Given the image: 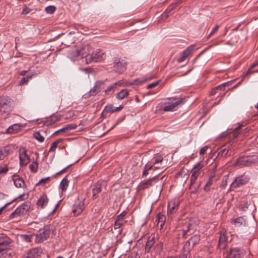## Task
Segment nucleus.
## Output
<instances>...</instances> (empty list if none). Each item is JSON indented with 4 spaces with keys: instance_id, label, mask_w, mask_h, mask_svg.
Segmentation results:
<instances>
[{
    "instance_id": "obj_50",
    "label": "nucleus",
    "mask_w": 258,
    "mask_h": 258,
    "mask_svg": "<svg viewBox=\"0 0 258 258\" xmlns=\"http://www.w3.org/2000/svg\"><path fill=\"white\" fill-rule=\"evenodd\" d=\"M66 126L67 127L68 132H70V131L76 129L77 127V125L76 124L74 123L68 124L66 125Z\"/></svg>"
},
{
    "instance_id": "obj_64",
    "label": "nucleus",
    "mask_w": 258,
    "mask_h": 258,
    "mask_svg": "<svg viewBox=\"0 0 258 258\" xmlns=\"http://www.w3.org/2000/svg\"><path fill=\"white\" fill-rule=\"evenodd\" d=\"M28 71L23 70L20 72V75L21 76H25Z\"/></svg>"
},
{
    "instance_id": "obj_11",
    "label": "nucleus",
    "mask_w": 258,
    "mask_h": 258,
    "mask_svg": "<svg viewBox=\"0 0 258 258\" xmlns=\"http://www.w3.org/2000/svg\"><path fill=\"white\" fill-rule=\"evenodd\" d=\"M249 177L248 175H242L239 176L234 179L230 185L231 188H236L244 184H245L248 182Z\"/></svg>"
},
{
    "instance_id": "obj_19",
    "label": "nucleus",
    "mask_w": 258,
    "mask_h": 258,
    "mask_svg": "<svg viewBox=\"0 0 258 258\" xmlns=\"http://www.w3.org/2000/svg\"><path fill=\"white\" fill-rule=\"evenodd\" d=\"M126 214V212L123 211L117 216L114 221V229H119L125 223V221L123 220V218Z\"/></svg>"
},
{
    "instance_id": "obj_51",
    "label": "nucleus",
    "mask_w": 258,
    "mask_h": 258,
    "mask_svg": "<svg viewBox=\"0 0 258 258\" xmlns=\"http://www.w3.org/2000/svg\"><path fill=\"white\" fill-rule=\"evenodd\" d=\"M189 252V250L187 249H183V252L179 255L178 257H176V258H186L187 254Z\"/></svg>"
},
{
    "instance_id": "obj_56",
    "label": "nucleus",
    "mask_w": 258,
    "mask_h": 258,
    "mask_svg": "<svg viewBox=\"0 0 258 258\" xmlns=\"http://www.w3.org/2000/svg\"><path fill=\"white\" fill-rule=\"evenodd\" d=\"M228 176H224V177L222 179L221 181V186L225 187L227 185Z\"/></svg>"
},
{
    "instance_id": "obj_1",
    "label": "nucleus",
    "mask_w": 258,
    "mask_h": 258,
    "mask_svg": "<svg viewBox=\"0 0 258 258\" xmlns=\"http://www.w3.org/2000/svg\"><path fill=\"white\" fill-rule=\"evenodd\" d=\"M258 163V157L256 155L243 156L239 158L234 164V167L250 166Z\"/></svg>"
},
{
    "instance_id": "obj_36",
    "label": "nucleus",
    "mask_w": 258,
    "mask_h": 258,
    "mask_svg": "<svg viewBox=\"0 0 258 258\" xmlns=\"http://www.w3.org/2000/svg\"><path fill=\"white\" fill-rule=\"evenodd\" d=\"M69 185V180L67 177H64L60 183L59 187L62 191H66Z\"/></svg>"
},
{
    "instance_id": "obj_13",
    "label": "nucleus",
    "mask_w": 258,
    "mask_h": 258,
    "mask_svg": "<svg viewBox=\"0 0 258 258\" xmlns=\"http://www.w3.org/2000/svg\"><path fill=\"white\" fill-rule=\"evenodd\" d=\"M169 99L172 100L171 103L164 107L163 110L165 111H173L176 110L178 106L183 102V99L181 98H171Z\"/></svg>"
},
{
    "instance_id": "obj_4",
    "label": "nucleus",
    "mask_w": 258,
    "mask_h": 258,
    "mask_svg": "<svg viewBox=\"0 0 258 258\" xmlns=\"http://www.w3.org/2000/svg\"><path fill=\"white\" fill-rule=\"evenodd\" d=\"M14 107L13 100L7 96L0 97V112L9 114Z\"/></svg>"
},
{
    "instance_id": "obj_38",
    "label": "nucleus",
    "mask_w": 258,
    "mask_h": 258,
    "mask_svg": "<svg viewBox=\"0 0 258 258\" xmlns=\"http://www.w3.org/2000/svg\"><path fill=\"white\" fill-rule=\"evenodd\" d=\"M257 66H258V61L251 65L250 67L248 69L247 71L245 74V76L253 73H258V69L256 70H252V69Z\"/></svg>"
},
{
    "instance_id": "obj_26",
    "label": "nucleus",
    "mask_w": 258,
    "mask_h": 258,
    "mask_svg": "<svg viewBox=\"0 0 258 258\" xmlns=\"http://www.w3.org/2000/svg\"><path fill=\"white\" fill-rule=\"evenodd\" d=\"M14 184L17 187H23L25 186V183L22 178L18 176H15L13 178Z\"/></svg>"
},
{
    "instance_id": "obj_43",
    "label": "nucleus",
    "mask_w": 258,
    "mask_h": 258,
    "mask_svg": "<svg viewBox=\"0 0 258 258\" xmlns=\"http://www.w3.org/2000/svg\"><path fill=\"white\" fill-rule=\"evenodd\" d=\"M56 10V7L54 6L50 5L46 7L45 9V12L48 14H52Z\"/></svg>"
},
{
    "instance_id": "obj_46",
    "label": "nucleus",
    "mask_w": 258,
    "mask_h": 258,
    "mask_svg": "<svg viewBox=\"0 0 258 258\" xmlns=\"http://www.w3.org/2000/svg\"><path fill=\"white\" fill-rule=\"evenodd\" d=\"M234 222L235 225H238V226H240V225L244 224L245 220H244L243 217H239L236 218L234 220Z\"/></svg>"
},
{
    "instance_id": "obj_22",
    "label": "nucleus",
    "mask_w": 258,
    "mask_h": 258,
    "mask_svg": "<svg viewBox=\"0 0 258 258\" xmlns=\"http://www.w3.org/2000/svg\"><path fill=\"white\" fill-rule=\"evenodd\" d=\"M180 3L179 1L177 3H173L171 5H170L168 8L166 9V10L162 14V17L163 18H167L170 15H171L173 13L172 11L175 9L177 4Z\"/></svg>"
},
{
    "instance_id": "obj_15",
    "label": "nucleus",
    "mask_w": 258,
    "mask_h": 258,
    "mask_svg": "<svg viewBox=\"0 0 258 258\" xmlns=\"http://www.w3.org/2000/svg\"><path fill=\"white\" fill-rule=\"evenodd\" d=\"M84 203L83 200L78 199L75 202L73 208V212L75 216L80 215L84 210Z\"/></svg>"
},
{
    "instance_id": "obj_62",
    "label": "nucleus",
    "mask_w": 258,
    "mask_h": 258,
    "mask_svg": "<svg viewBox=\"0 0 258 258\" xmlns=\"http://www.w3.org/2000/svg\"><path fill=\"white\" fill-rule=\"evenodd\" d=\"M59 131H60L61 132L68 133L66 125L61 129L59 130Z\"/></svg>"
},
{
    "instance_id": "obj_47",
    "label": "nucleus",
    "mask_w": 258,
    "mask_h": 258,
    "mask_svg": "<svg viewBox=\"0 0 258 258\" xmlns=\"http://www.w3.org/2000/svg\"><path fill=\"white\" fill-rule=\"evenodd\" d=\"M32 11V9L27 7L26 6H25L23 9L22 14L24 15H27L31 13Z\"/></svg>"
},
{
    "instance_id": "obj_52",
    "label": "nucleus",
    "mask_w": 258,
    "mask_h": 258,
    "mask_svg": "<svg viewBox=\"0 0 258 258\" xmlns=\"http://www.w3.org/2000/svg\"><path fill=\"white\" fill-rule=\"evenodd\" d=\"M31 78V76H27V77L22 78L19 83V84L23 85L24 84L27 83L28 82L29 79H30Z\"/></svg>"
},
{
    "instance_id": "obj_29",
    "label": "nucleus",
    "mask_w": 258,
    "mask_h": 258,
    "mask_svg": "<svg viewBox=\"0 0 258 258\" xmlns=\"http://www.w3.org/2000/svg\"><path fill=\"white\" fill-rule=\"evenodd\" d=\"M21 125L18 123L14 124L10 126L6 130L7 134H13L18 132L21 128Z\"/></svg>"
},
{
    "instance_id": "obj_2",
    "label": "nucleus",
    "mask_w": 258,
    "mask_h": 258,
    "mask_svg": "<svg viewBox=\"0 0 258 258\" xmlns=\"http://www.w3.org/2000/svg\"><path fill=\"white\" fill-rule=\"evenodd\" d=\"M106 55L101 49L94 50L91 54L86 55V63L100 62L105 59Z\"/></svg>"
},
{
    "instance_id": "obj_17",
    "label": "nucleus",
    "mask_w": 258,
    "mask_h": 258,
    "mask_svg": "<svg viewBox=\"0 0 258 258\" xmlns=\"http://www.w3.org/2000/svg\"><path fill=\"white\" fill-rule=\"evenodd\" d=\"M195 48L193 45H190L186 49H185L181 53V56L178 58V62H181L185 60V59L192 53Z\"/></svg>"
},
{
    "instance_id": "obj_30",
    "label": "nucleus",
    "mask_w": 258,
    "mask_h": 258,
    "mask_svg": "<svg viewBox=\"0 0 258 258\" xmlns=\"http://www.w3.org/2000/svg\"><path fill=\"white\" fill-rule=\"evenodd\" d=\"M155 242V239L154 237H152V238L149 237L148 239L145 246V252H149L150 251L152 247L154 244Z\"/></svg>"
},
{
    "instance_id": "obj_35",
    "label": "nucleus",
    "mask_w": 258,
    "mask_h": 258,
    "mask_svg": "<svg viewBox=\"0 0 258 258\" xmlns=\"http://www.w3.org/2000/svg\"><path fill=\"white\" fill-rule=\"evenodd\" d=\"M153 165H150L146 164L143 169V173L142 174V178H145L149 175V171L152 169Z\"/></svg>"
},
{
    "instance_id": "obj_24",
    "label": "nucleus",
    "mask_w": 258,
    "mask_h": 258,
    "mask_svg": "<svg viewBox=\"0 0 258 258\" xmlns=\"http://www.w3.org/2000/svg\"><path fill=\"white\" fill-rule=\"evenodd\" d=\"M185 226V228L183 229L182 230L183 236L184 237H186V235L188 234V232L190 234V232H193L196 229L195 226L189 223H186Z\"/></svg>"
},
{
    "instance_id": "obj_44",
    "label": "nucleus",
    "mask_w": 258,
    "mask_h": 258,
    "mask_svg": "<svg viewBox=\"0 0 258 258\" xmlns=\"http://www.w3.org/2000/svg\"><path fill=\"white\" fill-rule=\"evenodd\" d=\"M31 172L35 173L38 170V164L36 161H33L29 166Z\"/></svg>"
},
{
    "instance_id": "obj_37",
    "label": "nucleus",
    "mask_w": 258,
    "mask_h": 258,
    "mask_svg": "<svg viewBox=\"0 0 258 258\" xmlns=\"http://www.w3.org/2000/svg\"><path fill=\"white\" fill-rule=\"evenodd\" d=\"M240 128L241 125H239L238 126L235 128V129L232 131L233 139L230 141L229 144L232 145L233 143L234 140L237 138L239 134L238 131Z\"/></svg>"
},
{
    "instance_id": "obj_42",
    "label": "nucleus",
    "mask_w": 258,
    "mask_h": 258,
    "mask_svg": "<svg viewBox=\"0 0 258 258\" xmlns=\"http://www.w3.org/2000/svg\"><path fill=\"white\" fill-rule=\"evenodd\" d=\"M61 139H59L56 140L55 141L53 142L51 144V147L49 149V152H54L56 150V147H57L58 144L62 141Z\"/></svg>"
},
{
    "instance_id": "obj_9",
    "label": "nucleus",
    "mask_w": 258,
    "mask_h": 258,
    "mask_svg": "<svg viewBox=\"0 0 258 258\" xmlns=\"http://www.w3.org/2000/svg\"><path fill=\"white\" fill-rule=\"evenodd\" d=\"M50 230L48 228L44 227L39 230L38 233L36 234L35 242L41 243L46 240L49 236Z\"/></svg>"
},
{
    "instance_id": "obj_25",
    "label": "nucleus",
    "mask_w": 258,
    "mask_h": 258,
    "mask_svg": "<svg viewBox=\"0 0 258 258\" xmlns=\"http://www.w3.org/2000/svg\"><path fill=\"white\" fill-rule=\"evenodd\" d=\"M198 177L191 174L190 180V186L189 188L191 189L192 193H196L198 190L199 185L195 186L194 184L197 179Z\"/></svg>"
},
{
    "instance_id": "obj_28",
    "label": "nucleus",
    "mask_w": 258,
    "mask_h": 258,
    "mask_svg": "<svg viewBox=\"0 0 258 258\" xmlns=\"http://www.w3.org/2000/svg\"><path fill=\"white\" fill-rule=\"evenodd\" d=\"M121 85V82L120 81H118L117 82L114 83L110 85H109L105 90V94H108L110 93L114 92L115 89L116 88L117 86H120Z\"/></svg>"
},
{
    "instance_id": "obj_21",
    "label": "nucleus",
    "mask_w": 258,
    "mask_h": 258,
    "mask_svg": "<svg viewBox=\"0 0 258 258\" xmlns=\"http://www.w3.org/2000/svg\"><path fill=\"white\" fill-rule=\"evenodd\" d=\"M20 165L21 166H26L30 162V158L26 154L25 150L20 152L19 154Z\"/></svg>"
},
{
    "instance_id": "obj_6",
    "label": "nucleus",
    "mask_w": 258,
    "mask_h": 258,
    "mask_svg": "<svg viewBox=\"0 0 258 258\" xmlns=\"http://www.w3.org/2000/svg\"><path fill=\"white\" fill-rule=\"evenodd\" d=\"M30 204L28 202H25L19 206L16 210L11 214L10 219L20 217L25 215L30 209Z\"/></svg>"
},
{
    "instance_id": "obj_5",
    "label": "nucleus",
    "mask_w": 258,
    "mask_h": 258,
    "mask_svg": "<svg viewBox=\"0 0 258 258\" xmlns=\"http://www.w3.org/2000/svg\"><path fill=\"white\" fill-rule=\"evenodd\" d=\"M127 62L124 57H115L113 59V70L117 73H123L126 69Z\"/></svg>"
},
{
    "instance_id": "obj_27",
    "label": "nucleus",
    "mask_w": 258,
    "mask_h": 258,
    "mask_svg": "<svg viewBox=\"0 0 258 258\" xmlns=\"http://www.w3.org/2000/svg\"><path fill=\"white\" fill-rule=\"evenodd\" d=\"M48 203V199L46 195H43L37 202V205L41 208H44Z\"/></svg>"
},
{
    "instance_id": "obj_58",
    "label": "nucleus",
    "mask_w": 258,
    "mask_h": 258,
    "mask_svg": "<svg viewBox=\"0 0 258 258\" xmlns=\"http://www.w3.org/2000/svg\"><path fill=\"white\" fill-rule=\"evenodd\" d=\"M208 149V147L207 146H205L203 147V148H202L200 151V154L203 155V154H204V153Z\"/></svg>"
},
{
    "instance_id": "obj_53",
    "label": "nucleus",
    "mask_w": 258,
    "mask_h": 258,
    "mask_svg": "<svg viewBox=\"0 0 258 258\" xmlns=\"http://www.w3.org/2000/svg\"><path fill=\"white\" fill-rule=\"evenodd\" d=\"M8 171V168L7 165L0 167V174H5Z\"/></svg>"
},
{
    "instance_id": "obj_31",
    "label": "nucleus",
    "mask_w": 258,
    "mask_h": 258,
    "mask_svg": "<svg viewBox=\"0 0 258 258\" xmlns=\"http://www.w3.org/2000/svg\"><path fill=\"white\" fill-rule=\"evenodd\" d=\"M178 207V204L175 202H170L168 204V214L174 213Z\"/></svg>"
},
{
    "instance_id": "obj_32",
    "label": "nucleus",
    "mask_w": 258,
    "mask_h": 258,
    "mask_svg": "<svg viewBox=\"0 0 258 258\" xmlns=\"http://www.w3.org/2000/svg\"><path fill=\"white\" fill-rule=\"evenodd\" d=\"M166 221V217L164 215L159 213L157 215L156 220V222L157 223V225H159L161 228H163V226Z\"/></svg>"
},
{
    "instance_id": "obj_7",
    "label": "nucleus",
    "mask_w": 258,
    "mask_h": 258,
    "mask_svg": "<svg viewBox=\"0 0 258 258\" xmlns=\"http://www.w3.org/2000/svg\"><path fill=\"white\" fill-rule=\"evenodd\" d=\"M246 254V250L242 248L232 247L227 253L228 258H242Z\"/></svg>"
},
{
    "instance_id": "obj_18",
    "label": "nucleus",
    "mask_w": 258,
    "mask_h": 258,
    "mask_svg": "<svg viewBox=\"0 0 258 258\" xmlns=\"http://www.w3.org/2000/svg\"><path fill=\"white\" fill-rule=\"evenodd\" d=\"M103 186H104V184L102 181H98L94 185L92 188V198L93 199H96L98 197V194L101 191Z\"/></svg>"
},
{
    "instance_id": "obj_12",
    "label": "nucleus",
    "mask_w": 258,
    "mask_h": 258,
    "mask_svg": "<svg viewBox=\"0 0 258 258\" xmlns=\"http://www.w3.org/2000/svg\"><path fill=\"white\" fill-rule=\"evenodd\" d=\"M11 239L6 235H0V258L6 253V246L11 243Z\"/></svg>"
},
{
    "instance_id": "obj_39",
    "label": "nucleus",
    "mask_w": 258,
    "mask_h": 258,
    "mask_svg": "<svg viewBox=\"0 0 258 258\" xmlns=\"http://www.w3.org/2000/svg\"><path fill=\"white\" fill-rule=\"evenodd\" d=\"M218 153V156H220L222 157H226L227 156L228 153V149L225 147H222L219 149Z\"/></svg>"
},
{
    "instance_id": "obj_23",
    "label": "nucleus",
    "mask_w": 258,
    "mask_h": 258,
    "mask_svg": "<svg viewBox=\"0 0 258 258\" xmlns=\"http://www.w3.org/2000/svg\"><path fill=\"white\" fill-rule=\"evenodd\" d=\"M203 167L204 164L202 162H199L194 166L193 168L191 169V174L198 177L200 173V171Z\"/></svg>"
},
{
    "instance_id": "obj_54",
    "label": "nucleus",
    "mask_w": 258,
    "mask_h": 258,
    "mask_svg": "<svg viewBox=\"0 0 258 258\" xmlns=\"http://www.w3.org/2000/svg\"><path fill=\"white\" fill-rule=\"evenodd\" d=\"M160 82H161V80H159L156 81L155 82H153L152 83H151V84H149L147 86V88L148 89H151V88H152L153 87H155V86L158 85L160 83Z\"/></svg>"
},
{
    "instance_id": "obj_16",
    "label": "nucleus",
    "mask_w": 258,
    "mask_h": 258,
    "mask_svg": "<svg viewBox=\"0 0 258 258\" xmlns=\"http://www.w3.org/2000/svg\"><path fill=\"white\" fill-rule=\"evenodd\" d=\"M40 253L41 251L38 248H33L23 254L22 258H37Z\"/></svg>"
},
{
    "instance_id": "obj_20",
    "label": "nucleus",
    "mask_w": 258,
    "mask_h": 258,
    "mask_svg": "<svg viewBox=\"0 0 258 258\" xmlns=\"http://www.w3.org/2000/svg\"><path fill=\"white\" fill-rule=\"evenodd\" d=\"M200 240V237L199 235L195 234L191 236V238L188 239L186 243H185L183 246V249H187L188 247L191 245L192 247H194L197 243H198Z\"/></svg>"
},
{
    "instance_id": "obj_60",
    "label": "nucleus",
    "mask_w": 258,
    "mask_h": 258,
    "mask_svg": "<svg viewBox=\"0 0 258 258\" xmlns=\"http://www.w3.org/2000/svg\"><path fill=\"white\" fill-rule=\"evenodd\" d=\"M217 89H216V88H213V89H212V90L210 92V94L211 95H215L216 92H217Z\"/></svg>"
},
{
    "instance_id": "obj_3",
    "label": "nucleus",
    "mask_w": 258,
    "mask_h": 258,
    "mask_svg": "<svg viewBox=\"0 0 258 258\" xmlns=\"http://www.w3.org/2000/svg\"><path fill=\"white\" fill-rule=\"evenodd\" d=\"M84 51V49L82 47L74 46L68 51L67 56L72 61L79 60L86 57V52Z\"/></svg>"
},
{
    "instance_id": "obj_8",
    "label": "nucleus",
    "mask_w": 258,
    "mask_h": 258,
    "mask_svg": "<svg viewBox=\"0 0 258 258\" xmlns=\"http://www.w3.org/2000/svg\"><path fill=\"white\" fill-rule=\"evenodd\" d=\"M104 82L102 81H98L95 83L93 87L86 93L84 96L85 98H89L91 96H94L104 88Z\"/></svg>"
},
{
    "instance_id": "obj_45",
    "label": "nucleus",
    "mask_w": 258,
    "mask_h": 258,
    "mask_svg": "<svg viewBox=\"0 0 258 258\" xmlns=\"http://www.w3.org/2000/svg\"><path fill=\"white\" fill-rule=\"evenodd\" d=\"M34 138L39 141L40 143H42L44 140V138L40 134L39 132H35L33 134Z\"/></svg>"
},
{
    "instance_id": "obj_33",
    "label": "nucleus",
    "mask_w": 258,
    "mask_h": 258,
    "mask_svg": "<svg viewBox=\"0 0 258 258\" xmlns=\"http://www.w3.org/2000/svg\"><path fill=\"white\" fill-rule=\"evenodd\" d=\"M129 94V91L127 89H122L116 95V98L118 100H122L125 98Z\"/></svg>"
},
{
    "instance_id": "obj_49",
    "label": "nucleus",
    "mask_w": 258,
    "mask_h": 258,
    "mask_svg": "<svg viewBox=\"0 0 258 258\" xmlns=\"http://www.w3.org/2000/svg\"><path fill=\"white\" fill-rule=\"evenodd\" d=\"M50 177H47L44 178L39 180V181L36 184V185H42L45 184L46 182L50 181Z\"/></svg>"
},
{
    "instance_id": "obj_34",
    "label": "nucleus",
    "mask_w": 258,
    "mask_h": 258,
    "mask_svg": "<svg viewBox=\"0 0 258 258\" xmlns=\"http://www.w3.org/2000/svg\"><path fill=\"white\" fill-rule=\"evenodd\" d=\"M10 153V148L5 147L0 149V160L4 159Z\"/></svg>"
},
{
    "instance_id": "obj_40",
    "label": "nucleus",
    "mask_w": 258,
    "mask_h": 258,
    "mask_svg": "<svg viewBox=\"0 0 258 258\" xmlns=\"http://www.w3.org/2000/svg\"><path fill=\"white\" fill-rule=\"evenodd\" d=\"M33 235V234H21L20 237L23 241L26 242H30L32 241Z\"/></svg>"
},
{
    "instance_id": "obj_63",
    "label": "nucleus",
    "mask_w": 258,
    "mask_h": 258,
    "mask_svg": "<svg viewBox=\"0 0 258 258\" xmlns=\"http://www.w3.org/2000/svg\"><path fill=\"white\" fill-rule=\"evenodd\" d=\"M216 88L217 89V90H225L224 87H223V86H221V84L217 86Z\"/></svg>"
},
{
    "instance_id": "obj_14",
    "label": "nucleus",
    "mask_w": 258,
    "mask_h": 258,
    "mask_svg": "<svg viewBox=\"0 0 258 258\" xmlns=\"http://www.w3.org/2000/svg\"><path fill=\"white\" fill-rule=\"evenodd\" d=\"M227 241L228 238L226 231L225 229H223L220 233L218 247L220 249H225L227 244Z\"/></svg>"
},
{
    "instance_id": "obj_61",
    "label": "nucleus",
    "mask_w": 258,
    "mask_h": 258,
    "mask_svg": "<svg viewBox=\"0 0 258 258\" xmlns=\"http://www.w3.org/2000/svg\"><path fill=\"white\" fill-rule=\"evenodd\" d=\"M11 204V202L8 203L6 204L3 207H2L1 208H0V215L1 214L3 210L9 204Z\"/></svg>"
},
{
    "instance_id": "obj_10",
    "label": "nucleus",
    "mask_w": 258,
    "mask_h": 258,
    "mask_svg": "<svg viewBox=\"0 0 258 258\" xmlns=\"http://www.w3.org/2000/svg\"><path fill=\"white\" fill-rule=\"evenodd\" d=\"M163 176L159 178V175H156L147 180L142 181L139 184V187L141 189L148 188L152 186L155 183L157 182L159 180L162 179Z\"/></svg>"
},
{
    "instance_id": "obj_41",
    "label": "nucleus",
    "mask_w": 258,
    "mask_h": 258,
    "mask_svg": "<svg viewBox=\"0 0 258 258\" xmlns=\"http://www.w3.org/2000/svg\"><path fill=\"white\" fill-rule=\"evenodd\" d=\"M114 108L115 107L111 104L106 105L104 107L103 112H102V114L108 112H115Z\"/></svg>"
},
{
    "instance_id": "obj_57",
    "label": "nucleus",
    "mask_w": 258,
    "mask_h": 258,
    "mask_svg": "<svg viewBox=\"0 0 258 258\" xmlns=\"http://www.w3.org/2000/svg\"><path fill=\"white\" fill-rule=\"evenodd\" d=\"M72 164H70L69 165H68V166H67L66 167L64 168L63 169H62V170H61L60 171H59V172H57L54 175V176H56V175H58L60 174H61V173L64 172L66 171V170L69 167H70L71 166H72Z\"/></svg>"
},
{
    "instance_id": "obj_55",
    "label": "nucleus",
    "mask_w": 258,
    "mask_h": 258,
    "mask_svg": "<svg viewBox=\"0 0 258 258\" xmlns=\"http://www.w3.org/2000/svg\"><path fill=\"white\" fill-rule=\"evenodd\" d=\"M163 159V158L161 155H157L155 158L154 164L162 162Z\"/></svg>"
},
{
    "instance_id": "obj_59",
    "label": "nucleus",
    "mask_w": 258,
    "mask_h": 258,
    "mask_svg": "<svg viewBox=\"0 0 258 258\" xmlns=\"http://www.w3.org/2000/svg\"><path fill=\"white\" fill-rule=\"evenodd\" d=\"M231 82L232 81H228V82H227L225 83H222V84H221V86H223V87H224V88H225L226 86H228V85L231 84Z\"/></svg>"
},
{
    "instance_id": "obj_48",
    "label": "nucleus",
    "mask_w": 258,
    "mask_h": 258,
    "mask_svg": "<svg viewBox=\"0 0 258 258\" xmlns=\"http://www.w3.org/2000/svg\"><path fill=\"white\" fill-rule=\"evenodd\" d=\"M220 26L219 25H216L211 30L209 34L208 35V38L210 37L211 36L216 33L218 30L219 29Z\"/></svg>"
}]
</instances>
